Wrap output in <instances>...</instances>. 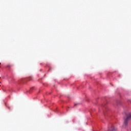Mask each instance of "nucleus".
<instances>
[{
  "label": "nucleus",
  "instance_id": "obj_1",
  "mask_svg": "<svg viewBox=\"0 0 131 131\" xmlns=\"http://www.w3.org/2000/svg\"><path fill=\"white\" fill-rule=\"evenodd\" d=\"M130 118H131V113L129 114V116H128L127 117L126 119L124 120V125L125 126H126V125H127V122H128V120H129Z\"/></svg>",
  "mask_w": 131,
  "mask_h": 131
},
{
  "label": "nucleus",
  "instance_id": "obj_4",
  "mask_svg": "<svg viewBox=\"0 0 131 131\" xmlns=\"http://www.w3.org/2000/svg\"><path fill=\"white\" fill-rule=\"evenodd\" d=\"M33 88H31V90H33Z\"/></svg>",
  "mask_w": 131,
  "mask_h": 131
},
{
  "label": "nucleus",
  "instance_id": "obj_5",
  "mask_svg": "<svg viewBox=\"0 0 131 131\" xmlns=\"http://www.w3.org/2000/svg\"><path fill=\"white\" fill-rule=\"evenodd\" d=\"M75 106H76V104H75Z\"/></svg>",
  "mask_w": 131,
  "mask_h": 131
},
{
  "label": "nucleus",
  "instance_id": "obj_3",
  "mask_svg": "<svg viewBox=\"0 0 131 131\" xmlns=\"http://www.w3.org/2000/svg\"><path fill=\"white\" fill-rule=\"evenodd\" d=\"M7 67H8L9 68H10V66H7Z\"/></svg>",
  "mask_w": 131,
  "mask_h": 131
},
{
  "label": "nucleus",
  "instance_id": "obj_2",
  "mask_svg": "<svg viewBox=\"0 0 131 131\" xmlns=\"http://www.w3.org/2000/svg\"><path fill=\"white\" fill-rule=\"evenodd\" d=\"M108 131H117V128L114 126H112L111 130L109 129Z\"/></svg>",
  "mask_w": 131,
  "mask_h": 131
}]
</instances>
